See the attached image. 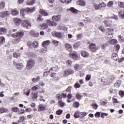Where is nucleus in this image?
Here are the masks:
<instances>
[{
  "label": "nucleus",
  "mask_w": 124,
  "mask_h": 124,
  "mask_svg": "<svg viewBox=\"0 0 124 124\" xmlns=\"http://www.w3.org/2000/svg\"><path fill=\"white\" fill-rule=\"evenodd\" d=\"M41 52L43 54H45V53H46V52H47V48H42L41 49Z\"/></svg>",
  "instance_id": "nucleus-54"
},
{
  "label": "nucleus",
  "mask_w": 124,
  "mask_h": 124,
  "mask_svg": "<svg viewBox=\"0 0 124 124\" xmlns=\"http://www.w3.org/2000/svg\"><path fill=\"white\" fill-rule=\"evenodd\" d=\"M89 48L90 51H92V52H96L97 50H98V47L95 46V44L94 43H91L89 46Z\"/></svg>",
  "instance_id": "nucleus-8"
},
{
  "label": "nucleus",
  "mask_w": 124,
  "mask_h": 124,
  "mask_svg": "<svg viewBox=\"0 0 124 124\" xmlns=\"http://www.w3.org/2000/svg\"><path fill=\"white\" fill-rule=\"evenodd\" d=\"M112 100L114 103H120V102L119 101H118V99H117V98H116L114 97L112 98Z\"/></svg>",
  "instance_id": "nucleus-61"
},
{
  "label": "nucleus",
  "mask_w": 124,
  "mask_h": 124,
  "mask_svg": "<svg viewBox=\"0 0 124 124\" xmlns=\"http://www.w3.org/2000/svg\"><path fill=\"white\" fill-rule=\"evenodd\" d=\"M7 31V30L5 28H0V34H3Z\"/></svg>",
  "instance_id": "nucleus-28"
},
{
  "label": "nucleus",
  "mask_w": 124,
  "mask_h": 124,
  "mask_svg": "<svg viewBox=\"0 0 124 124\" xmlns=\"http://www.w3.org/2000/svg\"><path fill=\"white\" fill-rule=\"evenodd\" d=\"M119 16L120 18H122V19H124V11L121 10L119 13Z\"/></svg>",
  "instance_id": "nucleus-31"
},
{
  "label": "nucleus",
  "mask_w": 124,
  "mask_h": 124,
  "mask_svg": "<svg viewBox=\"0 0 124 124\" xmlns=\"http://www.w3.org/2000/svg\"><path fill=\"white\" fill-rule=\"evenodd\" d=\"M80 45V44L79 42H77L74 44V48H77L78 47H79Z\"/></svg>",
  "instance_id": "nucleus-53"
},
{
  "label": "nucleus",
  "mask_w": 124,
  "mask_h": 124,
  "mask_svg": "<svg viewBox=\"0 0 124 124\" xmlns=\"http://www.w3.org/2000/svg\"><path fill=\"white\" fill-rule=\"evenodd\" d=\"M25 9H22L21 10H20V16H21V17H25V11H24Z\"/></svg>",
  "instance_id": "nucleus-47"
},
{
  "label": "nucleus",
  "mask_w": 124,
  "mask_h": 124,
  "mask_svg": "<svg viewBox=\"0 0 124 124\" xmlns=\"http://www.w3.org/2000/svg\"><path fill=\"white\" fill-rule=\"evenodd\" d=\"M104 24H105L106 27H110V24L109 23V21L107 20L104 21Z\"/></svg>",
  "instance_id": "nucleus-57"
},
{
  "label": "nucleus",
  "mask_w": 124,
  "mask_h": 124,
  "mask_svg": "<svg viewBox=\"0 0 124 124\" xmlns=\"http://www.w3.org/2000/svg\"><path fill=\"white\" fill-rule=\"evenodd\" d=\"M14 23L16 26H19L21 24V19H15Z\"/></svg>",
  "instance_id": "nucleus-30"
},
{
  "label": "nucleus",
  "mask_w": 124,
  "mask_h": 124,
  "mask_svg": "<svg viewBox=\"0 0 124 124\" xmlns=\"http://www.w3.org/2000/svg\"><path fill=\"white\" fill-rule=\"evenodd\" d=\"M107 116H108V113H102L101 114V118H104V117H107Z\"/></svg>",
  "instance_id": "nucleus-59"
},
{
  "label": "nucleus",
  "mask_w": 124,
  "mask_h": 124,
  "mask_svg": "<svg viewBox=\"0 0 124 124\" xmlns=\"http://www.w3.org/2000/svg\"><path fill=\"white\" fill-rule=\"evenodd\" d=\"M114 4V2L113 1H109L107 4V6L108 7H111V6H113V5Z\"/></svg>",
  "instance_id": "nucleus-48"
},
{
  "label": "nucleus",
  "mask_w": 124,
  "mask_h": 124,
  "mask_svg": "<svg viewBox=\"0 0 124 124\" xmlns=\"http://www.w3.org/2000/svg\"><path fill=\"white\" fill-rule=\"evenodd\" d=\"M79 115H80L81 117H85L86 115H87V113L86 112H79Z\"/></svg>",
  "instance_id": "nucleus-63"
},
{
  "label": "nucleus",
  "mask_w": 124,
  "mask_h": 124,
  "mask_svg": "<svg viewBox=\"0 0 124 124\" xmlns=\"http://www.w3.org/2000/svg\"><path fill=\"white\" fill-rule=\"evenodd\" d=\"M81 56L83 58H88L89 57V53L86 51H83L81 53Z\"/></svg>",
  "instance_id": "nucleus-26"
},
{
  "label": "nucleus",
  "mask_w": 124,
  "mask_h": 124,
  "mask_svg": "<svg viewBox=\"0 0 124 124\" xmlns=\"http://www.w3.org/2000/svg\"><path fill=\"white\" fill-rule=\"evenodd\" d=\"M9 15H10V12L7 11L0 12V17L1 18H6V17H8Z\"/></svg>",
  "instance_id": "nucleus-9"
},
{
  "label": "nucleus",
  "mask_w": 124,
  "mask_h": 124,
  "mask_svg": "<svg viewBox=\"0 0 124 124\" xmlns=\"http://www.w3.org/2000/svg\"><path fill=\"white\" fill-rule=\"evenodd\" d=\"M113 78H109L105 80L104 81V85H109L113 81Z\"/></svg>",
  "instance_id": "nucleus-16"
},
{
  "label": "nucleus",
  "mask_w": 124,
  "mask_h": 124,
  "mask_svg": "<svg viewBox=\"0 0 124 124\" xmlns=\"http://www.w3.org/2000/svg\"><path fill=\"white\" fill-rule=\"evenodd\" d=\"M11 14L13 16H16L19 14V12L17 11V9H14L11 11Z\"/></svg>",
  "instance_id": "nucleus-21"
},
{
  "label": "nucleus",
  "mask_w": 124,
  "mask_h": 124,
  "mask_svg": "<svg viewBox=\"0 0 124 124\" xmlns=\"http://www.w3.org/2000/svg\"><path fill=\"white\" fill-rule=\"evenodd\" d=\"M69 10H70V11L72 12V13H77V12H78V11L77 10H76V9H75L73 7L69 9Z\"/></svg>",
  "instance_id": "nucleus-44"
},
{
  "label": "nucleus",
  "mask_w": 124,
  "mask_h": 124,
  "mask_svg": "<svg viewBox=\"0 0 124 124\" xmlns=\"http://www.w3.org/2000/svg\"><path fill=\"white\" fill-rule=\"evenodd\" d=\"M54 8L56 12H59V13H60V12L62 11V8L59 5L54 6Z\"/></svg>",
  "instance_id": "nucleus-15"
},
{
  "label": "nucleus",
  "mask_w": 124,
  "mask_h": 124,
  "mask_svg": "<svg viewBox=\"0 0 124 124\" xmlns=\"http://www.w3.org/2000/svg\"><path fill=\"white\" fill-rule=\"evenodd\" d=\"M78 3L79 5L81 6H84L86 5V2L83 0H80L78 1Z\"/></svg>",
  "instance_id": "nucleus-38"
},
{
  "label": "nucleus",
  "mask_w": 124,
  "mask_h": 124,
  "mask_svg": "<svg viewBox=\"0 0 124 124\" xmlns=\"http://www.w3.org/2000/svg\"><path fill=\"white\" fill-rule=\"evenodd\" d=\"M92 106L94 109H97V108L98 107V106L96 104H93Z\"/></svg>",
  "instance_id": "nucleus-64"
},
{
  "label": "nucleus",
  "mask_w": 124,
  "mask_h": 124,
  "mask_svg": "<svg viewBox=\"0 0 124 124\" xmlns=\"http://www.w3.org/2000/svg\"><path fill=\"white\" fill-rule=\"evenodd\" d=\"M109 45V42H107V43H105L104 44H102L101 45V48L103 50H105L106 49V47Z\"/></svg>",
  "instance_id": "nucleus-27"
},
{
  "label": "nucleus",
  "mask_w": 124,
  "mask_h": 124,
  "mask_svg": "<svg viewBox=\"0 0 124 124\" xmlns=\"http://www.w3.org/2000/svg\"><path fill=\"white\" fill-rule=\"evenodd\" d=\"M14 65L16 66V68L17 70H22L25 67L24 64L23 63L18 62L16 63V62L14 61L13 62Z\"/></svg>",
  "instance_id": "nucleus-6"
},
{
  "label": "nucleus",
  "mask_w": 124,
  "mask_h": 124,
  "mask_svg": "<svg viewBox=\"0 0 124 124\" xmlns=\"http://www.w3.org/2000/svg\"><path fill=\"white\" fill-rule=\"evenodd\" d=\"M69 56L71 58V59H73V60H77V59H78V55L77 54V52L76 51L70 53L69 54Z\"/></svg>",
  "instance_id": "nucleus-11"
},
{
  "label": "nucleus",
  "mask_w": 124,
  "mask_h": 124,
  "mask_svg": "<svg viewBox=\"0 0 124 124\" xmlns=\"http://www.w3.org/2000/svg\"><path fill=\"white\" fill-rule=\"evenodd\" d=\"M48 26L50 27H55V26H57V23L54 21L47 19L45 21L44 23L39 24L38 28H39L40 30H46V29L48 28Z\"/></svg>",
  "instance_id": "nucleus-1"
},
{
  "label": "nucleus",
  "mask_w": 124,
  "mask_h": 124,
  "mask_svg": "<svg viewBox=\"0 0 124 124\" xmlns=\"http://www.w3.org/2000/svg\"><path fill=\"white\" fill-rule=\"evenodd\" d=\"M44 18L42 17V16L38 15L37 17V21L38 22H41V21H43Z\"/></svg>",
  "instance_id": "nucleus-33"
},
{
  "label": "nucleus",
  "mask_w": 124,
  "mask_h": 124,
  "mask_svg": "<svg viewBox=\"0 0 124 124\" xmlns=\"http://www.w3.org/2000/svg\"><path fill=\"white\" fill-rule=\"evenodd\" d=\"M45 109V108L44 107V106L43 104H41L39 106V108L38 109V111H42Z\"/></svg>",
  "instance_id": "nucleus-46"
},
{
  "label": "nucleus",
  "mask_w": 124,
  "mask_h": 124,
  "mask_svg": "<svg viewBox=\"0 0 124 124\" xmlns=\"http://www.w3.org/2000/svg\"><path fill=\"white\" fill-rule=\"evenodd\" d=\"M74 117L76 119L79 118V117H80V112L79 111H76L75 114H74Z\"/></svg>",
  "instance_id": "nucleus-35"
},
{
  "label": "nucleus",
  "mask_w": 124,
  "mask_h": 124,
  "mask_svg": "<svg viewBox=\"0 0 124 124\" xmlns=\"http://www.w3.org/2000/svg\"><path fill=\"white\" fill-rule=\"evenodd\" d=\"M105 38L107 40H109V39H111V38H113V35H109V34H108L106 33Z\"/></svg>",
  "instance_id": "nucleus-36"
},
{
  "label": "nucleus",
  "mask_w": 124,
  "mask_h": 124,
  "mask_svg": "<svg viewBox=\"0 0 124 124\" xmlns=\"http://www.w3.org/2000/svg\"><path fill=\"white\" fill-rule=\"evenodd\" d=\"M110 44H116L117 43V40L116 39H112L110 42Z\"/></svg>",
  "instance_id": "nucleus-56"
},
{
  "label": "nucleus",
  "mask_w": 124,
  "mask_h": 124,
  "mask_svg": "<svg viewBox=\"0 0 124 124\" xmlns=\"http://www.w3.org/2000/svg\"><path fill=\"white\" fill-rule=\"evenodd\" d=\"M74 68L75 70L78 71V70H80V69H82V67L80 65L77 64L75 65Z\"/></svg>",
  "instance_id": "nucleus-32"
},
{
  "label": "nucleus",
  "mask_w": 124,
  "mask_h": 124,
  "mask_svg": "<svg viewBox=\"0 0 124 124\" xmlns=\"http://www.w3.org/2000/svg\"><path fill=\"white\" fill-rule=\"evenodd\" d=\"M35 9V8H34V7L27 8L26 9H24V11H26L27 12V13H31L33 12V11H34Z\"/></svg>",
  "instance_id": "nucleus-17"
},
{
  "label": "nucleus",
  "mask_w": 124,
  "mask_h": 124,
  "mask_svg": "<svg viewBox=\"0 0 124 124\" xmlns=\"http://www.w3.org/2000/svg\"><path fill=\"white\" fill-rule=\"evenodd\" d=\"M119 94L120 95L121 97H123L124 95V92L121 90L119 92Z\"/></svg>",
  "instance_id": "nucleus-55"
},
{
  "label": "nucleus",
  "mask_w": 124,
  "mask_h": 124,
  "mask_svg": "<svg viewBox=\"0 0 124 124\" xmlns=\"http://www.w3.org/2000/svg\"><path fill=\"white\" fill-rule=\"evenodd\" d=\"M64 46L66 49L68 51V52H72V46H71V45L67 43L65 44Z\"/></svg>",
  "instance_id": "nucleus-13"
},
{
  "label": "nucleus",
  "mask_w": 124,
  "mask_h": 124,
  "mask_svg": "<svg viewBox=\"0 0 124 124\" xmlns=\"http://www.w3.org/2000/svg\"><path fill=\"white\" fill-rule=\"evenodd\" d=\"M50 44V41H44L42 44V45L43 47H44V48H46V46H48Z\"/></svg>",
  "instance_id": "nucleus-20"
},
{
  "label": "nucleus",
  "mask_w": 124,
  "mask_h": 124,
  "mask_svg": "<svg viewBox=\"0 0 124 124\" xmlns=\"http://www.w3.org/2000/svg\"><path fill=\"white\" fill-rule=\"evenodd\" d=\"M12 36L15 38L13 40V42L14 44H17L20 42L21 38L24 36V32H18L16 33L12 34Z\"/></svg>",
  "instance_id": "nucleus-2"
},
{
  "label": "nucleus",
  "mask_w": 124,
  "mask_h": 124,
  "mask_svg": "<svg viewBox=\"0 0 124 124\" xmlns=\"http://www.w3.org/2000/svg\"><path fill=\"white\" fill-rule=\"evenodd\" d=\"M7 111V108H5L3 107H2L0 108V114L2 113H6V112Z\"/></svg>",
  "instance_id": "nucleus-39"
},
{
  "label": "nucleus",
  "mask_w": 124,
  "mask_h": 124,
  "mask_svg": "<svg viewBox=\"0 0 124 124\" xmlns=\"http://www.w3.org/2000/svg\"><path fill=\"white\" fill-rule=\"evenodd\" d=\"M31 94H32L34 98H37V95L38 94V93H32Z\"/></svg>",
  "instance_id": "nucleus-58"
},
{
  "label": "nucleus",
  "mask_w": 124,
  "mask_h": 124,
  "mask_svg": "<svg viewBox=\"0 0 124 124\" xmlns=\"http://www.w3.org/2000/svg\"><path fill=\"white\" fill-rule=\"evenodd\" d=\"M111 59L113 60V61H117L119 57H118V55L116 53H113L112 55Z\"/></svg>",
  "instance_id": "nucleus-25"
},
{
  "label": "nucleus",
  "mask_w": 124,
  "mask_h": 124,
  "mask_svg": "<svg viewBox=\"0 0 124 124\" xmlns=\"http://www.w3.org/2000/svg\"><path fill=\"white\" fill-rule=\"evenodd\" d=\"M61 17H62V16L61 15L53 16H52V20L54 22H59V21L61 20Z\"/></svg>",
  "instance_id": "nucleus-14"
},
{
  "label": "nucleus",
  "mask_w": 124,
  "mask_h": 124,
  "mask_svg": "<svg viewBox=\"0 0 124 124\" xmlns=\"http://www.w3.org/2000/svg\"><path fill=\"white\" fill-rule=\"evenodd\" d=\"M85 79L86 81H90L91 80V75H87L86 76Z\"/></svg>",
  "instance_id": "nucleus-60"
},
{
  "label": "nucleus",
  "mask_w": 124,
  "mask_h": 124,
  "mask_svg": "<svg viewBox=\"0 0 124 124\" xmlns=\"http://www.w3.org/2000/svg\"><path fill=\"white\" fill-rule=\"evenodd\" d=\"M5 42V38L3 36H0V45L1 46V45H3V43Z\"/></svg>",
  "instance_id": "nucleus-24"
},
{
  "label": "nucleus",
  "mask_w": 124,
  "mask_h": 124,
  "mask_svg": "<svg viewBox=\"0 0 124 124\" xmlns=\"http://www.w3.org/2000/svg\"><path fill=\"white\" fill-rule=\"evenodd\" d=\"M94 116L95 118H99L100 117V113L97 112L95 113Z\"/></svg>",
  "instance_id": "nucleus-62"
},
{
  "label": "nucleus",
  "mask_w": 124,
  "mask_h": 124,
  "mask_svg": "<svg viewBox=\"0 0 124 124\" xmlns=\"http://www.w3.org/2000/svg\"><path fill=\"white\" fill-rule=\"evenodd\" d=\"M114 48L115 49V51H116V52H118L119 51V50H120V45H116L114 46Z\"/></svg>",
  "instance_id": "nucleus-52"
},
{
  "label": "nucleus",
  "mask_w": 124,
  "mask_h": 124,
  "mask_svg": "<svg viewBox=\"0 0 124 124\" xmlns=\"http://www.w3.org/2000/svg\"><path fill=\"white\" fill-rule=\"evenodd\" d=\"M30 93H31V90L29 89H25L24 90V94L27 95V96H29L30 95Z\"/></svg>",
  "instance_id": "nucleus-22"
},
{
  "label": "nucleus",
  "mask_w": 124,
  "mask_h": 124,
  "mask_svg": "<svg viewBox=\"0 0 124 124\" xmlns=\"http://www.w3.org/2000/svg\"><path fill=\"white\" fill-rule=\"evenodd\" d=\"M36 0H27L26 1V4L27 5H32L35 3Z\"/></svg>",
  "instance_id": "nucleus-18"
},
{
  "label": "nucleus",
  "mask_w": 124,
  "mask_h": 124,
  "mask_svg": "<svg viewBox=\"0 0 124 124\" xmlns=\"http://www.w3.org/2000/svg\"><path fill=\"white\" fill-rule=\"evenodd\" d=\"M51 42H52V43H53V44L56 47H57V46H58L59 45V41H56V40H52Z\"/></svg>",
  "instance_id": "nucleus-41"
},
{
  "label": "nucleus",
  "mask_w": 124,
  "mask_h": 124,
  "mask_svg": "<svg viewBox=\"0 0 124 124\" xmlns=\"http://www.w3.org/2000/svg\"><path fill=\"white\" fill-rule=\"evenodd\" d=\"M74 73V71L72 69H68L67 70H65L62 74H60V76L61 78H63V77H66V76H68V75H70V74H73Z\"/></svg>",
  "instance_id": "nucleus-3"
},
{
  "label": "nucleus",
  "mask_w": 124,
  "mask_h": 124,
  "mask_svg": "<svg viewBox=\"0 0 124 124\" xmlns=\"http://www.w3.org/2000/svg\"><path fill=\"white\" fill-rule=\"evenodd\" d=\"M27 45L30 48H37L38 47V43L37 41H34L32 43L28 42Z\"/></svg>",
  "instance_id": "nucleus-7"
},
{
  "label": "nucleus",
  "mask_w": 124,
  "mask_h": 124,
  "mask_svg": "<svg viewBox=\"0 0 124 124\" xmlns=\"http://www.w3.org/2000/svg\"><path fill=\"white\" fill-rule=\"evenodd\" d=\"M58 105L59 107H62H62L65 106V103H64V102H63L62 100H60L58 101Z\"/></svg>",
  "instance_id": "nucleus-19"
},
{
  "label": "nucleus",
  "mask_w": 124,
  "mask_h": 124,
  "mask_svg": "<svg viewBox=\"0 0 124 124\" xmlns=\"http://www.w3.org/2000/svg\"><path fill=\"white\" fill-rule=\"evenodd\" d=\"M121 86V80H118L116 81V83L114 84V86L116 87V88H120Z\"/></svg>",
  "instance_id": "nucleus-34"
},
{
  "label": "nucleus",
  "mask_w": 124,
  "mask_h": 124,
  "mask_svg": "<svg viewBox=\"0 0 124 124\" xmlns=\"http://www.w3.org/2000/svg\"><path fill=\"white\" fill-rule=\"evenodd\" d=\"M50 77H54V78H55L56 79L59 80V78L58 77V76H57L56 73H52L50 75Z\"/></svg>",
  "instance_id": "nucleus-51"
},
{
  "label": "nucleus",
  "mask_w": 124,
  "mask_h": 124,
  "mask_svg": "<svg viewBox=\"0 0 124 124\" xmlns=\"http://www.w3.org/2000/svg\"><path fill=\"white\" fill-rule=\"evenodd\" d=\"M4 6H5V3L3 1L0 2V9H2V8H4Z\"/></svg>",
  "instance_id": "nucleus-45"
},
{
  "label": "nucleus",
  "mask_w": 124,
  "mask_h": 124,
  "mask_svg": "<svg viewBox=\"0 0 124 124\" xmlns=\"http://www.w3.org/2000/svg\"><path fill=\"white\" fill-rule=\"evenodd\" d=\"M56 98L58 99V100H62V94H57L55 96Z\"/></svg>",
  "instance_id": "nucleus-42"
},
{
  "label": "nucleus",
  "mask_w": 124,
  "mask_h": 124,
  "mask_svg": "<svg viewBox=\"0 0 124 124\" xmlns=\"http://www.w3.org/2000/svg\"><path fill=\"white\" fill-rule=\"evenodd\" d=\"M21 27L24 28V29L30 30L31 27V23L28 20H23L21 24Z\"/></svg>",
  "instance_id": "nucleus-5"
},
{
  "label": "nucleus",
  "mask_w": 124,
  "mask_h": 124,
  "mask_svg": "<svg viewBox=\"0 0 124 124\" xmlns=\"http://www.w3.org/2000/svg\"><path fill=\"white\" fill-rule=\"evenodd\" d=\"M106 33L109 35H113L114 34V30L113 29H108Z\"/></svg>",
  "instance_id": "nucleus-23"
},
{
  "label": "nucleus",
  "mask_w": 124,
  "mask_h": 124,
  "mask_svg": "<svg viewBox=\"0 0 124 124\" xmlns=\"http://www.w3.org/2000/svg\"><path fill=\"white\" fill-rule=\"evenodd\" d=\"M34 60H33L32 59H30L27 62L26 69L28 70L31 69V68L34 66Z\"/></svg>",
  "instance_id": "nucleus-4"
},
{
  "label": "nucleus",
  "mask_w": 124,
  "mask_h": 124,
  "mask_svg": "<svg viewBox=\"0 0 124 124\" xmlns=\"http://www.w3.org/2000/svg\"><path fill=\"white\" fill-rule=\"evenodd\" d=\"M40 14H42V15H44V16H48V13L47 12L43 10H42L40 12Z\"/></svg>",
  "instance_id": "nucleus-40"
},
{
  "label": "nucleus",
  "mask_w": 124,
  "mask_h": 124,
  "mask_svg": "<svg viewBox=\"0 0 124 124\" xmlns=\"http://www.w3.org/2000/svg\"><path fill=\"white\" fill-rule=\"evenodd\" d=\"M62 109H58L56 112V115H62Z\"/></svg>",
  "instance_id": "nucleus-50"
},
{
  "label": "nucleus",
  "mask_w": 124,
  "mask_h": 124,
  "mask_svg": "<svg viewBox=\"0 0 124 124\" xmlns=\"http://www.w3.org/2000/svg\"><path fill=\"white\" fill-rule=\"evenodd\" d=\"M12 112H18V111H19V108L16 107L14 108H12Z\"/></svg>",
  "instance_id": "nucleus-49"
},
{
  "label": "nucleus",
  "mask_w": 124,
  "mask_h": 124,
  "mask_svg": "<svg viewBox=\"0 0 124 124\" xmlns=\"http://www.w3.org/2000/svg\"><path fill=\"white\" fill-rule=\"evenodd\" d=\"M93 7H94V8L96 10H98L99 9H101V7L100 6V4H97L96 3H94Z\"/></svg>",
  "instance_id": "nucleus-29"
},
{
  "label": "nucleus",
  "mask_w": 124,
  "mask_h": 124,
  "mask_svg": "<svg viewBox=\"0 0 124 124\" xmlns=\"http://www.w3.org/2000/svg\"><path fill=\"white\" fill-rule=\"evenodd\" d=\"M52 35L53 36H55V37H58L59 38H61L63 36V33L61 32H57L56 31H53L52 32Z\"/></svg>",
  "instance_id": "nucleus-10"
},
{
  "label": "nucleus",
  "mask_w": 124,
  "mask_h": 124,
  "mask_svg": "<svg viewBox=\"0 0 124 124\" xmlns=\"http://www.w3.org/2000/svg\"><path fill=\"white\" fill-rule=\"evenodd\" d=\"M30 34L34 37H38L39 36V33L35 32L34 30H31L30 31Z\"/></svg>",
  "instance_id": "nucleus-12"
},
{
  "label": "nucleus",
  "mask_w": 124,
  "mask_h": 124,
  "mask_svg": "<svg viewBox=\"0 0 124 124\" xmlns=\"http://www.w3.org/2000/svg\"><path fill=\"white\" fill-rule=\"evenodd\" d=\"M50 70H52L53 71H58L59 67H58V66H55V67H51Z\"/></svg>",
  "instance_id": "nucleus-43"
},
{
  "label": "nucleus",
  "mask_w": 124,
  "mask_h": 124,
  "mask_svg": "<svg viewBox=\"0 0 124 124\" xmlns=\"http://www.w3.org/2000/svg\"><path fill=\"white\" fill-rule=\"evenodd\" d=\"M40 79V77L39 76H38L35 78H33L32 79V81L34 83H36Z\"/></svg>",
  "instance_id": "nucleus-37"
}]
</instances>
